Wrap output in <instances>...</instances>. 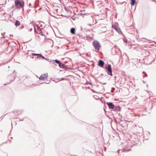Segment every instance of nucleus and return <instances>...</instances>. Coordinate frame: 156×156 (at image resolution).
Masks as SVG:
<instances>
[{
    "mask_svg": "<svg viewBox=\"0 0 156 156\" xmlns=\"http://www.w3.org/2000/svg\"><path fill=\"white\" fill-rule=\"evenodd\" d=\"M93 97L95 99L98 100L99 99V98L96 95H94Z\"/></svg>",
    "mask_w": 156,
    "mask_h": 156,
    "instance_id": "nucleus-15",
    "label": "nucleus"
},
{
    "mask_svg": "<svg viewBox=\"0 0 156 156\" xmlns=\"http://www.w3.org/2000/svg\"><path fill=\"white\" fill-rule=\"evenodd\" d=\"M93 44L94 47L96 51V52L98 51L101 47V45L99 43L98 41H95L93 42Z\"/></svg>",
    "mask_w": 156,
    "mask_h": 156,
    "instance_id": "nucleus-3",
    "label": "nucleus"
},
{
    "mask_svg": "<svg viewBox=\"0 0 156 156\" xmlns=\"http://www.w3.org/2000/svg\"><path fill=\"white\" fill-rule=\"evenodd\" d=\"M20 25V22L18 20H16L15 23V25L18 26Z\"/></svg>",
    "mask_w": 156,
    "mask_h": 156,
    "instance_id": "nucleus-11",
    "label": "nucleus"
},
{
    "mask_svg": "<svg viewBox=\"0 0 156 156\" xmlns=\"http://www.w3.org/2000/svg\"><path fill=\"white\" fill-rule=\"evenodd\" d=\"M104 64V61L101 60H99L98 62V65L100 66L101 67H103Z\"/></svg>",
    "mask_w": 156,
    "mask_h": 156,
    "instance_id": "nucleus-7",
    "label": "nucleus"
},
{
    "mask_svg": "<svg viewBox=\"0 0 156 156\" xmlns=\"http://www.w3.org/2000/svg\"><path fill=\"white\" fill-rule=\"evenodd\" d=\"M64 80V79L63 78H61V79L60 80Z\"/></svg>",
    "mask_w": 156,
    "mask_h": 156,
    "instance_id": "nucleus-16",
    "label": "nucleus"
},
{
    "mask_svg": "<svg viewBox=\"0 0 156 156\" xmlns=\"http://www.w3.org/2000/svg\"><path fill=\"white\" fill-rule=\"evenodd\" d=\"M87 22L88 23V25L89 26L92 25L97 23L96 22H94L93 16H91L88 17Z\"/></svg>",
    "mask_w": 156,
    "mask_h": 156,
    "instance_id": "nucleus-2",
    "label": "nucleus"
},
{
    "mask_svg": "<svg viewBox=\"0 0 156 156\" xmlns=\"http://www.w3.org/2000/svg\"><path fill=\"white\" fill-rule=\"evenodd\" d=\"M105 69H107L106 72L108 74L112 76V70L111 65L110 64L108 65V66L105 68Z\"/></svg>",
    "mask_w": 156,
    "mask_h": 156,
    "instance_id": "nucleus-4",
    "label": "nucleus"
},
{
    "mask_svg": "<svg viewBox=\"0 0 156 156\" xmlns=\"http://www.w3.org/2000/svg\"><path fill=\"white\" fill-rule=\"evenodd\" d=\"M46 83H48V82H47Z\"/></svg>",
    "mask_w": 156,
    "mask_h": 156,
    "instance_id": "nucleus-17",
    "label": "nucleus"
},
{
    "mask_svg": "<svg viewBox=\"0 0 156 156\" xmlns=\"http://www.w3.org/2000/svg\"><path fill=\"white\" fill-rule=\"evenodd\" d=\"M131 5H134L135 3H136V1L135 0H131Z\"/></svg>",
    "mask_w": 156,
    "mask_h": 156,
    "instance_id": "nucleus-12",
    "label": "nucleus"
},
{
    "mask_svg": "<svg viewBox=\"0 0 156 156\" xmlns=\"http://www.w3.org/2000/svg\"><path fill=\"white\" fill-rule=\"evenodd\" d=\"M15 4L13 7L15 9H22L23 10L24 6V2L23 0H15Z\"/></svg>",
    "mask_w": 156,
    "mask_h": 156,
    "instance_id": "nucleus-1",
    "label": "nucleus"
},
{
    "mask_svg": "<svg viewBox=\"0 0 156 156\" xmlns=\"http://www.w3.org/2000/svg\"><path fill=\"white\" fill-rule=\"evenodd\" d=\"M46 83H48V82H47Z\"/></svg>",
    "mask_w": 156,
    "mask_h": 156,
    "instance_id": "nucleus-18",
    "label": "nucleus"
},
{
    "mask_svg": "<svg viewBox=\"0 0 156 156\" xmlns=\"http://www.w3.org/2000/svg\"><path fill=\"white\" fill-rule=\"evenodd\" d=\"M125 150H123L122 151H124Z\"/></svg>",
    "mask_w": 156,
    "mask_h": 156,
    "instance_id": "nucleus-19",
    "label": "nucleus"
},
{
    "mask_svg": "<svg viewBox=\"0 0 156 156\" xmlns=\"http://www.w3.org/2000/svg\"><path fill=\"white\" fill-rule=\"evenodd\" d=\"M37 28H38V29L39 28V27H37Z\"/></svg>",
    "mask_w": 156,
    "mask_h": 156,
    "instance_id": "nucleus-20",
    "label": "nucleus"
},
{
    "mask_svg": "<svg viewBox=\"0 0 156 156\" xmlns=\"http://www.w3.org/2000/svg\"><path fill=\"white\" fill-rule=\"evenodd\" d=\"M39 58H41L43 59H45L47 60V59L45 58V57L43 56H42L41 54H40V55H39Z\"/></svg>",
    "mask_w": 156,
    "mask_h": 156,
    "instance_id": "nucleus-14",
    "label": "nucleus"
},
{
    "mask_svg": "<svg viewBox=\"0 0 156 156\" xmlns=\"http://www.w3.org/2000/svg\"><path fill=\"white\" fill-rule=\"evenodd\" d=\"M55 62L58 64H59V66L60 67H61V65H63V64L61 63L60 62V61H59L58 60H55Z\"/></svg>",
    "mask_w": 156,
    "mask_h": 156,
    "instance_id": "nucleus-9",
    "label": "nucleus"
},
{
    "mask_svg": "<svg viewBox=\"0 0 156 156\" xmlns=\"http://www.w3.org/2000/svg\"><path fill=\"white\" fill-rule=\"evenodd\" d=\"M112 27L113 29H115L116 31L119 32V31L120 30V29L117 26L113 25H112Z\"/></svg>",
    "mask_w": 156,
    "mask_h": 156,
    "instance_id": "nucleus-8",
    "label": "nucleus"
},
{
    "mask_svg": "<svg viewBox=\"0 0 156 156\" xmlns=\"http://www.w3.org/2000/svg\"><path fill=\"white\" fill-rule=\"evenodd\" d=\"M107 104L110 109H113L114 107V105L111 102H107Z\"/></svg>",
    "mask_w": 156,
    "mask_h": 156,
    "instance_id": "nucleus-6",
    "label": "nucleus"
},
{
    "mask_svg": "<svg viewBox=\"0 0 156 156\" xmlns=\"http://www.w3.org/2000/svg\"><path fill=\"white\" fill-rule=\"evenodd\" d=\"M48 77L47 74H45L41 75L39 77L40 80H44L45 79H46Z\"/></svg>",
    "mask_w": 156,
    "mask_h": 156,
    "instance_id": "nucleus-5",
    "label": "nucleus"
},
{
    "mask_svg": "<svg viewBox=\"0 0 156 156\" xmlns=\"http://www.w3.org/2000/svg\"><path fill=\"white\" fill-rule=\"evenodd\" d=\"M40 54L32 53L31 55L32 56H34V55H38V58H39V55H40Z\"/></svg>",
    "mask_w": 156,
    "mask_h": 156,
    "instance_id": "nucleus-13",
    "label": "nucleus"
},
{
    "mask_svg": "<svg viewBox=\"0 0 156 156\" xmlns=\"http://www.w3.org/2000/svg\"><path fill=\"white\" fill-rule=\"evenodd\" d=\"M75 29L74 28H72L70 30V32L71 34H75Z\"/></svg>",
    "mask_w": 156,
    "mask_h": 156,
    "instance_id": "nucleus-10",
    "label": "nucleus"
}]
</instances>
